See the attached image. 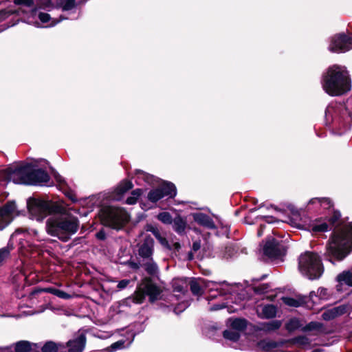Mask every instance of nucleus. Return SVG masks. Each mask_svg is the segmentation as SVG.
<instances>
[{"label": "nucleus", "mask_w": 352, "mask_h": 352, "mask_svg": "<svg viewBox=\"0 0 352 352\" xmlns=\"http://www.w3.org/2000/svg\"><path fill=\"white\" fill-rule=\"evenodd\" d=\"M201 248V243L199 241H196L192 244V250L194 252L198 251Z\"/></svg>", "instance_id": "6e6d98bb"}, {"label": "nucleus", "mask_w": 352, "mask_h": 352, "mask_svg": "<svg viewBox=\"0 0 352 352\" xmlns=\"http://www.w3.org/2000/svg\"><path fill=\"white\" fill-rule=\"evenodd\" d=\"M248 323V321L246 319L243 318V332L245 331V330L247 327Z\"/></svg>", "instance_id": "052dcab7"}, {"label": "nucleus", "mask_w": 352, "mask_h": 352, "mask_svg": "<svg viewBox=\"0 0 352 352\" xmlns=\"http://www.w3.org/2000/svg\"><path fill=\"white\" fill-rule=\"evenodd\" d=\"M337 280L352 287V269L343 271L342 273L339 274L337 276Z\"/></svg>", "instance_id": "7c9ffc66"}, {"label": "nucleus", "mask_w": 352, "mask_h": 352, "mask_svg": "<svg viewBox=\"0 0 352 352\" xmlns=\"http://www.w3.org/2000/svg\"><path fill=\"white\" fill-rule=\"evenodd\" d=\"M56 6L57 8H61L63 10H72L76 6L75 0H42L41 6L43 8H48Z\"/></svg>", "instance_id": "dca6fc26"}, {"label": "nucleus", "mask_w": 352, "mask_h": 352, "mask_svg": "<svg viewBox=\"0 0 352 352\" xmlns=\"http://www.w3.org/2000/svg\"><path fill=\"white\" fill-rule=\"evenodd\" d=\"M43 292L52 294L62 299H69L72 296L64 291L60 290L54 287H46L43 289Z\"/></svg>", "instance_id": "2f4dec72"}, {"label": "nucleus", "mask_w": 352, "mask_h": 352, "mask_svg": "<svg viewBox=\"0 0 352 352\" xmlns=\"http://www.w3.org/2000/svg\"><path fill=\"white\" fill-rule=\"evenodd\" d=\"M276 307L274 305H267L263 308L262 313L265 318H272L276 315Z\"/></svg>", "instance_id": "c9c22d12"}, {"label": "nucleus", "mask_w": 352, "mask_h": 352, "mask_svg": "<svg viewBox=\"0 0 352 352\" xmlns=\"http://www.w3.org/2000/svg\"><path fill=\"white\" fill-rule=\"evenodd\" d=\"M28 208L32 217L38 221L43 219L50 214L61 212L60 206L38 199H30L28 201Z\"/></svg>", "instance_id": "423d86ee"}, {"label": "nucleus", "mask_w": 352, "mask_h": 352, "mask_svg": "<svg viewBox=\"0 0 352 352\" xmlns=\"http://www.w3.org/2000/svg\"><path fill=\"white\" fill-rule=\"evenodd\" d=\"M242 302V298L240 296H239L237 297V300L234 303L235 304L234 306L226 305L225 303H217V304L212 305L210 307L209 310L211 311H218V310H220L226 307L228 308V311L229 313H234V312L241 309V308H242V302Z\"/></svg>", "instance_id": "412c9836"}, {"label": "nucleus", "mask_w": 352, "mask_h": 352, "mask_svg": "<svg viewBox=\"0 0 352 352\" xmlns=\"http://www.w3.org/2000/svg\"><path fill=\"white\" fill-rule=\"evenodd\" d=\"M30 180L29 185H41L47 183L50 180V176L42 169L32 170L30 166Z\"/></svg>", "instance_id": "f3484780"}, {"label": "nucleus", "mask_w": 352, "mask_h": 352, "mask_svg": "<svg viewBox=\"0 0 352 352\" xmlns=\"http://www.w3.org/2000/svg\"><path fill=\"white\" fill-rule=\"evenodd\" d=\"M39 349L37 344L31 343L28 341L22 340L17 342L15 344V351L16 352H30L31 351H38Z\"/></svg>", "instance_id": "393cba45"}, {"label": "nucleus", "mask_w": 352, "mask_h": 352, "mask_svg": "<svg viewBox=\"0 0 352 352\" xmlns=\"http://www.w3.org/2000/svg\"><path fill=\"white\" fill-rule=\"evenodd\" d=\"M258 346L265 351L269 352L274 349L285 346V342L283 339L278 341L263 339L258 342Z\"/></svg>", "instance_id": "4be33fe9"}, {"label": "nucleus", "mask_w": 352, "mask_h": 352, "mask_svg": "<svg viewBox=\"0 0 352 352\" xmlns=\"http://www.w3.org/2000/svg\"><path fill=\"white\" fill-rule=\"evenodd\" d=\"M173 228L179 234H182L185 231L186 227V222L181 217L178 216L174 219Z\"/></svg>", "instance_id": "473e14b6"}, {"label": "nucleus", "mask_w": 352, "mask_h": 352, "mask_svg": "<svg viewBox=\"0 0 352 352\" xmlns=\"http://www.w3.org/2000/svg\"><path fill=\"white\" fill-rule=\"evenodd\" d=\"M142 194V190L141 189H135L133 190L131 192V195L126 200V204L129 205H133L135 204L140 196Z\"/></svg>", "instance_id": "ea45409f"}, {"label": "nucleus", "mask_w": 352, "mask_h": 352, "mask_svg": "<svg viewBox=\"0 0 352 352\" xmlns=\"http://www.w3.org/2000/svg\"><path fill=\"white\" fill-rule=\"evenodd\" d=\"M321 84L324 91L331 96H342L351 90V80L344 67L333 65L322 74Z\"/></svg>", "instance_id": "f03ea898"}, {"label": "nucleus", "mask_w": 352, "mask_h": 352, "mask_svg": "<svg viewBox=\"0 0 352 352\" xmlns=\"http://www.w3.org/2000/svg\"><path fill=\"white\" fill-rule=\"evenodd\" d=\"M157 219L165 224H170L173 223V219L170 213L167 212H160L157 215Z\"/></svg>", "instance_id": "79ce46f5"}, {"label": "nucleus", "mask_w": 352, "mask_h": 352, "mask_svg": "<svg viewBox=\"0 0 352 352\" xmlns=\"http://www.w3.org/2000/svg\"><path fill=\"white\" fill-rule=\"evenodd\" d=\"M146 293L144 289H142V284L139 286L138 290L135 292L133 296V302L138 304L143 302L145 298Z\"/></svg>", "instance_id": "58836bf2"}, {"label": "nucleus", "mask_w": 352, "mask_h": 352, "mask_svg": "<svg viewBox=\"0 0 352 352\" xmlns=\"http://www.w3.org/2000/svg\"><path fill=\"white\" fill-rule=\"evenodd\" d=\"M311 230L315 233L325 232L330 230L329 225L322 218L316 219L310 225Z\"/></svg>", "instance_id": "5701e85b"}, {"label": "nucleus", "mask_w": 352, "mask_h": 352, "mask_svg": "<svg viewBox=\"0 0 352 352\" xmlns=\"http://www.w3.org/2000/svg\"><path fill=\"white\" fill-rule=\"evenodd\" d=\"M100 216L104 226L117 230L122 228L129 219V215L126 210L113 206L103 207Z\"/></svg>", "instance_id": "39448f33"}, {"label": "nucleus", "mask_w": 352, "mask_h": 352, "mask_svg": "<svg viewBox=\"0 0 352 352\" xmlns=\"http://www.w3.org/2000/svg\"><path fill=\"white\" fill-rule=\"evenodd\" d=\"M38 16V19H40V21L43 23L50 22V24L46 25L45 27L54 26L56 24H57L58 22H60L62 20V19H60L59 20L52 19L49 14L43 13V12H39Z\"/></svg>", "instance_id": "f704fd0d"}, {"label": "nucleus", "mask_w": 352, "mask_h": 352, "mask_svg": "<svg viewBox=\"0 0 352 352\" xmlns=\"http://www.w3.org/2000/svg\"><path fill=\"white\" fill-rule=\"evenodd\" d=\"M267 277V274L262 275L259 278L255 279L256 281H260L265 279Z\"/></svg>", "instance_id": "e2e57ef3"}, {"label": "nucleus", "mask_w": 352, "mask_h": 352, "mask_svg": "<svg viewBox=\"0 0 352 352\" xmlns=\"http://www.w3.org/2000/svg\"><path fill=\"white\" fill-rule=\"evenodd\" d=\"M287 247L283 241H279L272 236H268L263 246V254L271 260H283L286 256Z\"/></svg>", "instance_id": "0eeeda50"}, {"label": "nucleus", "mask_w": 352, "mask_h": 352, "mask_svg": "<svg viewBox=\"0 0 352 352\" xmlns=\"http://www.w3.org/2000/svg\"><path fill=\"white\" fill-rule=\"evenodd\" d=\"M302 327H303V326L301 320L296 317L289 319L285 324V328L289 333H292L297 329L302 331Z\"/></svg>", "instance_id": "c85d7f7f"}, {"label": "nucleus", "mask_w": 352, "mask_h": 352, "mask_svg": "<svg viewBox=\"0 0 352 352\" xmlns=\"http://www.w3.org/2000/svg\"><path fill=\"white\" fill-rule=\"evenodd\" d=\"M138 173L140 174V176H142V177L145 178L146 181L147 182H150V177H151V176L146 175L143 171H141V170H139Z\"/></svg>", "instance_id": "13d9d810"}, {"label": "nucleus", "mask_w": 352, "mask_h": 352, "mask_svg": "<svg viewBox=\"0 0 352 352\" xmlns=\"http://www.w3.org/2000/svg\"><path fill=\"white\" fill-rule=\"evenodd\" d=\"M176 195V188L170 182L164 183L159 188L151 190L147 195L148 199L153 203L165 197H173Z\"/></svg>", "instance_id": "9d476101"}, {"label": "nucleus", "mask_w": 352, "mask_h": 352, "mask_svg": "<svg viewBox=\"0 0 352 352\" xmlns=\"http://www.w3.org/2000/svg\"><path fill=\"white\" fill-rule=\"evenodd\" d=\"M16 212V205L14 202H8L0 208V230L5 228L12 220Z\"/></svg>", "instance_id": "4468645a"}, {"label": "nucleus", "mask_w": 352, "mask_h": 352, "mask_svg": "<svg viewBox=\"0 0 352 352\" xmlns=\"http://www.w3.org/2000/svg\"><path fill=\"white\" fill-rule=\"evenodd\" d=\"M14 3L17 5H24L28 7H32L33 5L32 0H14Z\"/></svg>", "instance_id": "8fccbe9b"}, {"label": "nucleus", "mask_w": 352, "mask_h": 352, "mask_svg": "<svg viewBox=\"0 0 352 352\" xmlns=\"http://www.w3.org/2000/svg\"><path fill=\"white\" fill-rule=\"evenodd\" d=\"M285 346L292 345L306 346L310 344V340L305 336H298L296 337L285 340Z\"/></svg>", "instance_id": "a878e982"}, {"label": "nucleus", "mask_w": 352, "mask_h": 352, "mask_svg": "<svg viewBox=\"0 0 352 352\" xmlns=\"http://www.w3.org/2000/svg\"><path fill=\"white\" fill-rule=\"evenodd\" d=\"M298 268L300 272L310 280L318 279L324 272L320 256L314 252L307 251L298 258Z\"/></svg>", "instance_id": "20e7f679"}, {"label": "nucleus", "mask_w": 352, "mask_h": 352, "mask_svg": "<svg viewBox=\"0 0 352 352\" xmlns=\"http://www.w3.org/2000/svg\"><path fill=\"white\" fill-rule=\"evenodd\" d=\"M36 14V10H32L30 13V16L28 18V23H34L33 19H34V16Z\"/></svg>", "instance_id": "864d4df0"}, {"label": "nucleus", "mask_w": 352, "mask_h": 352, "mask_svg": "<svg viewBox=\"0 0 352 352\" xmlns=\"http://www.w3.org/2000/svg\"><path fill=\"white\" fill-rule=\"evenodd\" d=\"M151 231L162 246L168 249L170 248L168 241L165 237L161 235V234L160 233L159 230L157 228H152Z\"/></svg>", "instance_id": "4c0bfd02"}, {"label": "nucleus", "mask_w": 352, "mask_h": 352, "mask_svg": "<svg viewBox=\"0 0 352 352\" xmlns=\"http://www.w3.org/2000/svg\"><path fill=\"white\" fill-rule=\"evenodd\" d=\"M60 210L59 214H54L47 219L46 229L49 234L67 241L78 231L79 221L76 217L64 212L62 207Z\"/></svg>", "instance_id": "7ed1b4c3"}, {"label": "nucleus", "mask_w": 352, "mask_h": 352, "mask_svg": "<svg viewBox=\"0 0 352 352\" xmlns=\"http://www.w3.org/2000/svg\"><path fill=\"white\" fill-rule=\"evenodd\" d=\"M190 290L193 294L199 295L201 294V284L204 285L206 288H214L217 290H220L221 294H226V293H231V286L226 282L216 283L213 281H206L203 279L196 280L195 278L190 279L189 283Z\"/></svg>", "instance_id": "6e6552de"}, {"label": "nucleus", "mask_w": 352, "mask_h": 352, "mask_svg": "<svg viewBox=\"0 0 352 352\" xmlns=\"http://www.w3.org/2000/svg\"><path fill=\"white\" fill-rule=\"evenodd\" d=\"M313 331L323 333L324 331V324L320 322L311 321L302 327V332H309Z\"/></svg>", "instance_id": "c756f323"}, {"label": "nucleus", "mask_w": 352, "mask_h": 352, "mask_svg": "<svg viewBox=\"0 0 352 352\" xmlns=\"http://www.w3.org/2000/svg\"><path fill=\"white\" fill-rule=\"evenodd\" d=\"M333 53H344L352 49V36L344 32L338 33L331 36L328 47Z\"/></svg>", "instance_id": "1a4fd4ad"}, {"label": "nucleus", "mask_w": 352, "mask_h": 352, "mask_svg": "<svg viewBox=\"0 0 352 352\" xmlns=\"http://www.w3.org/2000/svg\"><path fill=\"white\" fill-rule=\"evenodd\" d=\"M248 199H249V198H248V197H243V202H246V201H248Z\"/></svg>", "instance_id": "774afa93"}, {"label": "nucleus", "mask_w": 352, "mask_h": 352, "mask_svg": "<svg viewBox=\"0 0 352 352\" xmlns=\"http://www.w3.org/2000/svg\"><path fill=\"white\" fill-rule=\"evenodd\" d=\"M10 250L8 248H3L0 250V262L3 261L6 257L8 256Z\"/></svg>", "instance_id": "3c124183"}, {"label": "nucleus", "mask_w": 352, "mask_h": 352, "mask_svg": "<svg viewBox=\"0 0 352 352\" xmlns=\"http://www.w3.org/2000/svg\"><path fill=\"white\" fill-rule=\"evenodd\" d=\"M8 179L17 184H30V166L8 169Z\"/></svg>", "instance_id": "f8f14e48"}, {"label": "nucleus", "mask_w": 352, "mask_h": 352, "mask_svg": "<svg viewBox=\"0 0 352 352\" xmlns=\"http://www.w3.org/2000/svg\"><path fill=\"white\" fill-rule=\"evenodd\" d=\"M188 279L186 278H177L172 280V286L175 292H184L187 289Z\"/></svg>", "instance_id": "bb28decb"}, {"label": "nucleus", "mask_w": 352, "mask_h": 352, "mask_svg": "<svg viewBox=\"0 0 352 352\" xmlns=\"http://www.w3.org/2000/svg\"><path fill=\"white\" fill-rule=\"evenodd\" d=\"M316 202H318V204H319V202H320V198H318V197L312 198L311 199H310L309 204H315Z\"/></svg>", "instance_id": "bf43d9fd"}, {"label": "nucleus", "mask_w": 352, "mask_h": 352, "mask_svg": "<svg viewBox=\"0 0 352 352\" xmlns=\"http://www.w3.org/2000/svg\"><path fill=\"white\" fill-rule=\"evenodd\" d=\"M322 318L326 321H330L336 318L332 309H328L322 313Z\"/></svg>", "instance_id": "49530a36"}, {"label": "nucleus", "mask_w": 352, "mask_h": 352, "mask_svg": "<svg viewBox=\"0 0 352 352\" xmlns=\"http://www.w3.org/2000/svg\"><path fill=\"white\" fill-rule=\"evenodd\" d=\"M148 262L144 264V269L148 274L155 276L158 274L159 270L157 264L153 261V258L148 259Z\"/></svg>", "instance_id": "72a5a7b5"}, {"label": "nucleus", "mask_w": 352, "mask_h": 352, "mask_svg": "<svg viewBox=\"0 0 352 352\" xmlns=\"http://www.w3.org/2000/svg\"><path fill=\"white\" fill-rule=\"evenodd\" d=\"M257 218H260V219L264 220L267 223H272L278 221V220L276 219L273 216H261V217L258 216Z\"/></svg>", "instance_id": "09e8293b"}, {"label": "nucleus", "mask_w": 352, "mask_h": 352, "mask_svg": "<svg viewBox=\"0 0 352 352\" xmlns=\"http://www.w3.org/2000/svg\"><path fill=\"white\" fill-rule=\"evenodd\" d=\"M153 239L150 236H146L144 238L143 243L139 248V256L145 259L152 258V255L153 253Z\"/></svg>", "instance_id": "a211bd4d"}, {"label": "nucleus", "mask_w": 352, "mask_h": 352, "mask_svg": "<svg viewBox=\"0 0 352 352\" xmlns=\"http://www.w3.org/2000/svg\"><path fill=\"white\" fill-rule=\"evenodd\" d=\"M58 344L52 342H47L41 348L42 352H57L58 350Z\"/></svg>", "instance_id": "a19ab883"}, {"label": "nucleus", "mask_w": 352, "mask_h": 352, "mask_svg": "<svg viewBox=\"0 0 352 352\" xmlns=\"http://www.w3.org/2000/svg\"><path fill=\"white\" fill-rule=\"evenodd\" d=\"M96 236L100 240H104L106 238L105 232L103 230L97 232Z\"/></svg>", "instance_id": "4d7b16f0"}, {"label": "nucleus", "mask_w": 352, "mask_h": 352, "mask_svg": "<svg viewBox=\"0 0 352 352\" xmlns=\"http://www.w3.org/2000/svg\"><path fill=\"white\" fill-rule=\"evenodd\" d=\"M142 289H144L146 295L149 297L151 302L157 300L161 293L160 288L148 278H146L142 283Z\"/></svg>", "instance_id": "2eb2a0df"}, {"label": "nucleus", "mask_w": 352, "mask_h": 352, "mask_svg": "<svg viewBox=\"0 0 352 352\" xmlns=\"http://www.w3.org/2000/svg\"><path fill=\"white\" fill-rule=\"evenodd\" d=\"M129 282L130 281L129 280H120L118 283V288L119 289H124L129 284Z\"/></svg>", "instance_id": "603ef678"}, {"label": "nucleus", "mask_w": 352, "mask_h": 352, "mask_svg": "<svg viewBox=\"0 0 352 352\" xmlns=\"http://www.w3.org/2000/svg\"><path fill=\"white\" fill-rule=\"evenodd\" d=\"M124 341L119 340L111 345V346H110L111 350H109V349H107L106 352L113 351H116L118 349H122V348H124Z\"/></svg>", "instance_id": "de8ad7c7"}, {"label": "nucleus", "mask_w": 352, "mask_h": 352, "mask_svg": "<svg viewBox=\"0 0 352 352\" xmlns=\"http://www.w3.org/2000/svg\"><path fill=\"white\" fill-rule=\"evenodd\" d=\"M282 322L278 320H274L261 324L260 329L265 332L274 331L281 327Z\"/></svg>", "instance_id": "cd10ccee"}, {"label": "nucleus", "mask_w": 352, "mask_h": 352, "mask_svg": "<svg viewBox=\"0 0 352 352\" xmlns=\"http://www.w3.org/2000/svg\"><path fill=\"white\" fill-rule=\"evenodd\" d=\"M347 305H341L338 307L332 308V310L336 318L345 314L347 312Z\"/></svg>", "instance_id": "37998d69"}, {"label": "nucleus", "mask_w": 352, "mask_h": 352, "mask_svg": "<svg viewBox=\"0 0 352 352\" xmlns=\"http://www.w3.org/2000/svg\"><path fill=\"white\" fill-rule=\"evenodd\" d=\"M341 217L340 211L333 208L331 214L324 219L332 230L325 246L324 258L333 264V260L342 261L352 251V221L344 223L340 221Z\"/></svg>", "instance_id": "f257e3e1"}, {"label": "nucleus", "mask_w": 352, "mask_h": 352, "mask_svg": "<svg viewBox=\"0 0 352 352\" xmlns=\"http://www.w3.org/2000/svg\"><path fill=\"white\" fill-rule=\"evenodd\" d=\"M265 227L266 226H265V224H261L260 225V226H259V228H258V229L257 230V236H258V237H261L263 235V231H264Z\"/></svg>", "instance_id": "5fc2aeb1"}, {"label": "nucleus", "mask_w": 352, "mask_h": 352, "mask_svg": "<svg viewBox=\"0 0 352 352\" xmlns=\"http://www.w3.org/2000/svg\"><path fill=\"white\" fill-rule=\"evenodd\" d=\"M327 289L324 287H319L318 289L317 294L315 293V295H314V298H316V300H320L321 299H325L327 298Z\"/></svg>", "instance_id": "c03bdc74"}, {"label": "nucleus", "mask_w": 352, "mask_h": 352, "mask_svg": "<svg viewBox=\"0 0 352 352\" xmlns=\"http://www.w3.org/2000/svg\"><path fill=\"white\" fill-rule=\"evenodd\" d=\"M132 188L133 184L131 182L128 180L122 181L116 188L113 195V199L116 201L120 200L123 195Z\"/></svg>", "instance_id": "b1692460"}, {"label": "nucleus", "mask_w": 352, "mask_h": 352, "mask_svg": "<svg viewBox=\"0 0 352 352\" xmlns=\"http://www.w3.org/2000/svg\"><path fill=\"white\" fill-rule=\"evenodd\" d=\"M193 220L198 224L206 227L209 229L216 228L215 224L212 219L206 214L201 212H195L192 214Z\"/></svg>", "instance_id": "aec40b11"}, {"label": "nucleus", "mask_w": 352, "mask_h": 352, "mask_svg": "<svg viewBox=\"0 0 352 352\" xmlns=\"http://www.w3.org/2000/svg\"><path fill=\"white\" fill-rule=\"evenodd\" d=\"M86 343V338L83 334L80 335L76 339L67 342V345L69 352H82L84 350Z\"/></svg>", "instance_id": "6ab92c4d"}, {"label": "nucleus", "mask_w": 352, "mask_h": 352, "mask_svg": "<svg viewBox=\"0 0 352 352\" xmlns=\"http://www.w3.org/2000/svg\"><path fill=\"white\" fill-rule=\"evenodd\" d=\"M252 289L254 292L257 295H261L267 293L271 290V285L270 283H262L258 286H252Z\"/></svg>", "instance_id": "e433bc0d"}, {"label": "nucleus", "mask_w": 352, "mask_h": 352, "mask_svg": "<svg viewBox=\"0 0 352 352\" xmlns=\"http://www.w3.org/2000/svg\"><path fill=\"white\" fill-rule=\"evenodd\" d=\"M256 210H257V208L256 207H254V208H250L249 209V212H253L256 211Z\"/></svg>", "instance_id": "69168bd1"}, {"label": "nucleus", "mask_w": 352, "mask_h": 352, "mask_svg": "<svg viewBox=\"0 0 352 352\" xmlns=\"http://www.w3.org/2000/svg\"><path fill=\"white\" fill-rule=\"evenodd\" d=\"M315 292L312 291L309 293V296H298L294 298L292 297H283V302L287 306L292 307H305L308 309H312L318 302L314 298Z\"/></svg>", "instance_id": "9b49d317"}, {"label": "nucleus", "mask_w": 352, "mask_h": 352, "mask_svg": "<svg viewBox=\"0 0 352 352\" xmlns=\"http://www.w3.org/2000/svg\"><path fill=\"white\" fill-rule=\"evenodd\" d=\"M228 322L230 323L229 328L223 332V338L232 342H236L240 338L242 332V319L230 318Z\"/></svg>", "instance_id": "ddd939ff"}, {"label": "nucleus", "mask_w": 352, "mask_h": 352, "mask_svg": "<svg viewBox=\"0 0 352 352\" xmlns=\"http://www.w3.org/2000/svg\"><path fill=\"white\" fill-rule=\"evenodd\" d=\"M68 197L69 198L73 201V202H76V198L75 197L74 195H68Z\"/></svg>", "instance_id": "680f3d73"}, {"label": "nucleus", "mask_w": 352, "mask_h": 352, "mask_svg": "<svg viewBox=\"0 0 352 352\" xmlns=\"http://www.w3.org/2000/svg\"><path fill=\"white\" fill-rule=\"evenodd\" d=\"M292 213L294 215H296V214H298V210H292Z\"/></svg>", "instance_id": "0e129e2a"}, {"label": "nucleus", "mask_w": 352, "mask_h": 352, "mask_svg": "<svg viewBox=\"0 0 352 352\" xmlns=\"http://www.w3.org/2000/svg\"><path fill=\"white\" fill-rule=\"evenodd\" d=\"M320 202H319L320 206H324L325 208L330 209L333 207V203L331 199L328 197H321L320 198Z\"/></svg>", "instance_id": "a18cd8bd"}, {"label": "nucleus", "mask_w": 352, "mask_h": 352, "mask_svg": "<svg viewBox=\"0 0 352 352\" xmlns=\"http://www.w3.org/2000/svg\"><path fill=\"white\" fill-rule=\"evenodd\" d=\"M248 217H245L244 218V221H243V222H244V223H250L248 221Z\"/></svg>", "instance_id": "338daca9"}]
</instances>
